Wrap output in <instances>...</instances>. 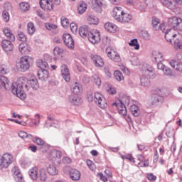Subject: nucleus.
Instances as JSON below:
<instances>
[{
	"label": "nucleus",
	"mask_w": 182,
	"mask_h": 182,
	"mask_svg": "<svg viewBox=\"0 0 182 182\" xmlns=\"http://www.w3.org/2000/svg\"><path fill=\"white\" fill-rule=\"evenodd\" d=\"M170 66L173 69H176L178 72H182V62L181 61H176L172 60L169 62Z\"/></svg>",
	"instance_id": "21"
},
{
	"label": "nucleus",
	"mask_w": 182,
	"mask_h": 182,
	"mask_svg": "<svg viewBox=\"0 0 182 182\" xmlns=\"http://www.w3.org/2000/svg\"><path fill=\"white\" fill-rule=\"evenodd\" d=\"M17 38L21 42H26V35H25V33H23L22 31L18 32Z\"/></svg>",
	"instance_id": "48"
},
{
	"label": "nucleus",
	"mask_w": 182,
	"mask_h": 182,
	"mask_svg": "<svg viewBox=\"0 0 182 182\" xmlns=\"http://www.w3.org/2000/svg\"><path fill=\"white\" fill-rule=\"evenodd\" d=\"M31 68V64L29 63V58L28 57H23L21 58L20 61L16 65V68L20 72H26L28 69Z\"/></svg>",
	"instance_id": "6"
},
{
	"label": "nucleus",
	"mask_w": 182,
	"mask_h": 182,
	"mask_svg": "<svg viewBox=\"0 0 182 182\" xmlns=\"http://www.w3.org/2000/svg\"><path fill=\"white\" fill-rule=\"evenodd\" d=\"M146 178H148L149 181H156V180H157V177L153 175V173H148L146 175Z\"/></svg>",
	"instance_id": "54"
},
{
	"label": "nucleus",
	"mask_w": 182,
	"mask_h": 182,
	"mask_svg": "<svg viewBox=\"0 0 182 182\" xmlns=\"http://www.w3.org/2000/svg\"><path fill=\"white\" fill-rule=\"evenodd\" d=\"M63 162L64 164H70V163H72V159L69 157L65 156L63 158Z\"/></svg>",
	"instance_id": "59"
},
{
	"label": "nucleus",
	"mask_w": 182,
	"mask_h": 182,
	"mask_svg": "<svg viewBox=\"0 0 182 182\" xmlns=\"http://www.w3.org/2000/svg\"><path fill=\"white\" fill-rule=\"evenodd\" d=\"M37 66L41 69V70H46L49 69V65L43 60H38L37 61Z\"/></svg>",
	"instance_id": "30"
},
{
	"label": "nucleus",
	"mask_w": 182,
	"mask_h": 182,
	"mask_svg": "<svg viewBox=\"0 0 182 182\" xmlns=\"http://www.w3.org/2000/svg\"><path fill=\"white\" fill-rule=\"evenodd\" d=\"M21 11H23V12H26V11H29V4L28 3H21L19 5Z\"/></svg>",
	"instance_id": "45"
},
{
	"label": "nucleus",
	"mask_w": 182,
	"mask_h": 182,
	"mask_svg": "<svg viewBox=\"0 0 182 182\" xmlns=\"http://www.w3.org/2000/svg\"><path fill=\"white\" fill-rule=\"evenodd\" d=\"M61 24L63 25V28H66L69 25V19L66 18H61Z\"/></svg>",
	"instance_id": "55"
},
{
	"label": "nucleus",
	"mask_w": 182,
	"mask_h": 182,
	"mask_svg": "<svg viewBox=\"0 0 182 182\" xmlns=\"http://www.w3.org/2000/svg\"><path fill=\"white\" fill-rule=\"evenodd\" d=\"M114 77L117 82H122L124 77H123V74L119 70H116L114 73Z\"/></svg>",
	"instance_id": "41"
},
{
	"label": "nucleus",
	"mask_w": 182,
	"mask_h": 182,
	"mask_svg": "<svg viewBox=\"0 0 182 182\" xmlns=\"http://www.w3.org/2000/svg\"><path fill=\"white\" fill-rule=\"evenodd\" d=\"M61 158L62 151L53 149L50 152V160H51L53 163H57V164H59V163H60Z\"/></svg>",
	"instance_id": "9"
},
{
	"label": "nucleus",
	"mask_w": 182,
	"mask_h": 182,
	"mask_svg": "<svg viewBox=\"0 0 182 182\" xmlns=\"http://www.w3.org/2000/svg\"><path fill=\"white\" fill-rule=\"evenodd\" d=\"M92 77H93L94 83L97 86H98V87L100 86H101V85H102V80H100V77H99V76H97V75H93Z\"/></svg>",
	"instance_id": "49"
},
{
	"label": "nucleus",
	"mask_w": 182,
	"mask_h": 182,
	"mask_svg": "<svg viewBox=\"0 0 182 182\" xmlns=\"http://www.w3.org/2000/svg\"><path fill=\"white\" fill-rule=\"evenodd\" d=\"M31 87L35 90L39 89V82H38V79L33 77L29 81L25 77H19L16 82H13L12 85V93L16 95L17 97L23 100L26 99V92H29V89Z\"/></svg>",
	"instance_id": "1"
},
{
	"label": "nucleus",
	"mask_w": 182,
	"mask_h": 182,
	"mask_svg": "<svg viewBox=\"0 0 182 182\" xmlns=\"http://www.w3.org/2000/svg\"><path fill=\"white\" fill-rule=\"evenodd\" d=\"M87 21L90 25H97L99 23V18L95 16H89Z\"/></svg>",
	"instance_id": "36"
},
{
	"label": "nucleus",
	"mask_w": 182,
	"mask_h": 182,
	"mask_svg": "<svg viewBox=\"0 0 182 182\" xmlns=\"http://www.w3.org/2000/svg\"><path fill=\"white\" fill-rule=\"evenodd\" d=\"M47 171L50 176H56L58 173L56 166L53 165H50L49 167L47 168Z\"/></svg>",
	"instance_id": "35"
},
{
	"label": "nucleus",
	"mask_w": 182,
	"mask_h": 182,
	"mask_svg": "<svg viewBox=\"0 0 182 182\" xmlns=\"http://www.w3.org/2000/svg\"><path fill=\"white\" fill-rule=\"evenodd\" d=\"M82 90V85L79 82H75L71 86V92L75 95H79Z\"/></svg>",
	"instance_id": "28"
},
{
	"label": "nucleus",
	"mask_w": 182,
	"mask_h": 182,
	"mask_svg": "<svg viewBox=\"0 0 182 182\" xmlns=\"http://www.w3.org/2000/svg\"><path fill=\"white\" fill-rule=\"evenodd\" d=\"M105 52L109 59L113 60V62H122V58L120 57V54L114 51V50H113L112 47H107L105 50Z\"/></svg>",
	"instance_id": "7"
},
{
	"label": "nucleus",
	"mask_w": 182,
	"mask_h": 182,
	"mask_svg": "<svg viewBox=\"0 0 182 182\" xmlns=\"http://www.w3.org/2000/svg\"><path fill=\"white\" fill-rule=\"evenodd\" d=\"M90 32H92V31H90V28L87 25L82 26L79 29V35L83 38H88Z\"/></svg>",
	"instance_id": "14"
},
{
	"label": "nucleus",
	"mask_w": 182,
	"mask_h": 182,
	"mask_svg": "<svg viewBox=\"0 0 182 182\" xmlns=\"http://www.w3.org/2000/svg\"><path fill=\"white\" fill-rule=\"evenodd\" d=\"M1 48L6 53L9 54V52L14 50V44L11 40H3L1 42Z\"/></svg>",
	"instance_id": "11"
},
{
	"label": "nucleus",
	"mask_w": 182,
	"mask_h": 182,
	"mask_svg": "<svg viewBox=\"0 0 182 182\" xmlns=\"http://www.w3.org/2000/svg\"><path fill=\"white\" fill-rule=\"evenodd\" d=\"M4 11H12V4L11 3H6L4 4Z\"/></svg>",
	"instance_id": "57"
},
{
	"label": "nucleus",
	"mask_w": 182,
	"mask_h": 182,
	"mask_svg": "<svg viewBox=\"0 0 182 182\" xmlns=\"http://www.w3.org/2000/svg\"><path fill=\"white\" fill-rule=\"evenodd\" d=\"M129 46H134L136 50H139L140 49V44H139V41L137 38H134L131 40L129 43Z\"/></svg>",
	"instance_id": "39"
},
{
	"label": "nucleus",
	"mask_w": 182,
	"mask_h": 182,
	"mask_svg": "<svg viewBox=\"0 0 182 182\" xmlns=\"http://www.w3.org/2000/svg\"><path fill=\"white\" fill-rule=\"evenodd\" d=\"M27 31H28V33L29 35H33V33H35L36 28H35V25L33 24V23L29 22L27 24Z\"/></svg>",
	"instance_id": "40"
},
{
	"label": "nucleus",
	"mask_w": 182,
	"mask_h": 182,
	"mask_svg": "<svg viewBox=\"0 0 182 182\" xmlns=\"http://www.w3.org/2000/svg\"><path fill=\"white\" fill-rule=\"evenodd\" d=\"M19 51L22 55L29 53L31 52V47L26 43H21L18 46Z\"/></svg>",
	"instance_id": "18"
},
{
	"label": "nucleus",
	"mask_w": 182,
	"mask_h": 182,
	"mask_svg": "<svg viewBox=\"0 0 182 182\" xmlns=\"http://www.w3.org/2000/svg\"><path fill=\"white\" fill-rule=\"evenodd\" d=\"M2 18L4 22H9V12L4 11L2 13Z\"/></svg>",
	"instance_id": "50"
},
{
	"label": "nucleus",
	"mask_w": 182,
	"mask_h": 182,
	"mask_svg": "<svg viewBox=\"0 0 182 182\" xmlns=\"http://www.w3.org/2000/svg\"><path fill=\"white\" fill-rule=\"evenodd\" d=\"M173 42H172L171 45H173L176 50L178 49H182V41L181 38H180V35H178L177 37L175 38Z\"/></svg>",
	"instance_id": "25"
},
{
	"label": "nucleus",
	"mask_w": 182,
	"mask_h": 182,
	"mask_svg": "<svg viewBox=\"0 0 182 182\" xmlns=\"http://www.w3.org/2000/svg\"><path fill=\"white\" fill-rule=\"evenodd\" d=\"M95 5L98 6V8H102L103 6V2L102 0H95Z\"/></svg>",
	"instance_id": "64"
},
{
	"label": "nucleus",
	"mask_w": 182,
	"mask_h": 182,
	"mask_svg": "<svg viewBox=\"0 0 182 182\" xmlns=\"http://www.w3.org/2000/svg\"><path fill=\"white\" fill-rule=\"evenodd\" d=\"M130 112L134 117H137L140 114V108L137 105H133L130 107Z\"/></svg>",
	"instance_id": "32"
},
{
	"label": "nucleus",
	"mask_w": 182,
	"mask_h": 182,
	"mask_svg": "<svg viewBox=\"0 0 182 182\" xmlns=\"http://www.w3.org/2000/svg\"><path fill=\"white\" fill-rule=\"evenodd\" d=\"M53 54H54V60H57V59H59L63 55V48L60 47H55L53 50Z\"/></svg>",
	"instance_id": "29"
},
{
	"label": "nucleus",
	"mask_w": 182,
	"mask_h": 182,
	"mask_svg": "<svg viewBox=\"0 0 182 182\" xmlns=\"http://www.w3.org/2000/svg\"><path fill=\"white\" fill-rule=\"evenodd\" d=\"M18 134L19 137H21V139H26V136H28V133L23 131L18 132Z\"/></svg>",
	"instance_id": "61"
},
{
	"label": "nucleus",
	"mask_w": 182,
	"mask_h": 182,
	"mask_svg": "<svg viewBox=\"0 0 182 182\" xmlns=\"http://www.w3.org/2000/svg\"><path fill=\"white\" fill-rule=\"evenodd\" d=\"M161 4L165 6V8H168L171 11H173L176 9V3L174 0H159Z\"/></svg>",
	"instance_id": "15"
},
{
	"label": "nucleus",
	"mask_w": 182,
	"mask_h": 182,
	"mask_svg": "<svg viewBox=\"0 0 182 182\" xmlns=\"http://www.w3.org/2000/svg\"><path fill=\"white\" fill-rule=\"evenodd\" d=\"M124 13V11L122 7L116 6L113 9L112 15L115 21H117V20L120 18V16H122Z\"/></svg>",
	"instance_id": "16"
},
{
	"label": "nucleus",
	"mask_w": 182,
	"mask_h": 182,
	"mask_svg": "<svg viewBox=\"0 0 182 182\" xmlns=\"http://www.w3.org/2000/svg\"><path fill=\"white\" fill-rule=\"evenodd\" d=\"M70 28L73 33H76V32H77V25L75 23H71Z\"/></svg>",
	"instance_id": "53"
},
{
	"label": "nucleus",
	"mask_w": 182,
	"mask_h": 182,
	"mask_svg": "<svg viewBox=\"0 0 182 182\" xmlns=\"http://www.w3.org/2000/svg\"><path fill=\"white\" fill-rule=\"evenodd\" d=\"M91 59L97 68H103L105 66V61L103 58L97 55H91Z\"/></svg>",
	"instance_id": "13"
},
{
	"label": "nucleus",
	"mask_w": 182,
	"mask_h": 182,
	"mask_svg": "<svg viewBox=\"0 0 182 182\" xmlns=\"http://www.w3.org/2000/svg\"><path fill=\"white\" fill-rule=\"evenodd\" d=\"M29 176L32 180H36L38 178V167H33L30 169Z\"/></svg>",
	"instance_id": "34"
},
{
	"label": "nucleus",
	"mask_w": 182,
	"mask_h": 182,
	"mask_svg": "<svg viewBox=\"0 0 182 182\" xmlns=\"http://www.w3.org/2000/svg\"><path fill=\"white\" fill-rule=\"evenodd\" d=\"M14 178L17 182H23V177L19 171H14Z\"/></svg>",
	"instance_id": "44"
},
{
	"label": "nucleus",
	"mask_w": 182,
	"mask_h": 182,
	"mask_svg": "<svg viewBox=\"0 0 182 182\" xmlns=\"http://www.w3.org/2000/svg\"><path fill=\"white\" fill-rule=\"evenodd\" d=\"M151 101L153 105H157V103H161L163 102V97L157 94H153L151 95Z\"/></svg>",
	"instance_id": "33"
},
{
	"label": "nucleus",
	"mask_w": 182,
	"mask_h": 182,
	"mask_svg": "<svg viewBox=\"0 0 182 182\" xmlns=\"http://www.w3.org/2000/svg\"><path fill=\"white\" fill-rule=\"evenodd\" d=\"M178 19H180V18L177 16H171L168 18L167 25L172 29H176V26H177V23H178Z\"/></svg>",
	"instance_id": "17"
},
{
	"label": "nucleus",
	"mask_w": 182,
	"mask_h": 182,
	"mask_svg": "<svg viewBox=\"0 0 182 182\" xmlns=\"http://www.w3.org/2000/svg\"><path fill=\"white\" fill-rule=\"evenodd\" d=\"M61 75L65 82H70V72L69 71L68 65L63 64L61 66Z\"/></svg>",
	"instance_id": "12"
},
{
	"label": "nucleus",
	"mask_w": 182,
	"mask_h": 182,
	"mask_svg": "<svg viewBox=\"0 0 182 182\" xmlns=\"http://www.w3.org/2000/svg\"><path fill=\"white\" fill-rule=\"evenodd\" d=\"M39 177L41 181H45L46 180L48 176L46 174V170L45 168L40 169Z\"/></svg>",
	"instance_id": "42"
},
{
	"label": "nucleus",
	"mask_w": 182,
	"mask_h": 182,
	"mask_svg": "<svg viewBox=\"0 0 182 182\" xmlns=\"http://www.w3.org/2000/svg\"><path fill=\"white\" fill-rule=\"evenodd\" d=\"M70 176L74 181H77L80 180V172L76 169H72L70 171Z\"/></svg>",
	"instance_id": "26"
},
{
	"label": "nucleus",
	"mask_w": 182,
	"mask_h": 182,
	"mask_svg": "<svg viewBox=\"0 0 182 182\" xmlns=\"http://www.w3.org/2000/svg\"><path fill=\"white\" fill-rule=\"evenodd\" d=\"M132 15L124 12L119 17V19L117 20V22H121V23H127L129 21H132Z\"/></svg>",
	"instance_id": "19"
},
{
	"label": "nucleus",
	"mask_w": 182,
	"mask_h": 182,
	"mask_svg": "<svg viewBox=\"0 0 182 182\" xmlns=\"http://www.w3.org/2000/svg\"><path fill=\"white\" fill-rule=\"evenodd\" d=\"M154 76V73H153V68H150L149 69H146L143 71V75L141 76V86H144V87H147V86L150 85V81L149 79H153Z\"/></svg>",
	"instance_id": "4"
},
{
	"label": "nucleus",
	"mask_w": 182,
	"mask_h": 182,
	"mask_svg": "<svg viewBox=\"0 0 182 182\" xmlns=\"http://www.w3.org/2000/svg\"><path fill=\"white\" fill-rule=\"evenodd\" d=\"M88 102H95L96 105H97L98 107H100L101 109H106L107 107V102L106 101V98L102 96V94L100 92H95L93 95L89 94L88 97Z\"/></svg>",
	"instance_id": "3"
},
{
	"label": "nucleus",
	"mask_w": 182,
	"mask_h": 182,
	"mask_svg": "<svg viewBox=\"0 0 182 182\" xmlns=\"http://www.w3.org/2000/svg\"><path fill=\"white\" fill-rule=\"evenodd\" d=\"M121 109H119V114H122V116H126L127 114V109H126V106L123 104V102L120 101Z\"/></svg>",
	"instance_id": "43"
},
{
	"label": "nucleus",
	"mask_w": 182,
	"mask_h": 182,
	"mask_svg": "<svg viewBox=\"0 0 182 182\" xmlns=\"http://www.w3.org/2000/svg\"><path fill=\"white\" fill-rule=\"evenodd\" d=\"M86 9H87V4L85 1L80 2L77 7L78 14L83 15L86 12Z\"/></svg>",
	"instance_id": "31"
},
{
	"label": "nucleus",
	"mask_w": 182,
	"mask_h": 182,
	"mask_svg": "<svg viewBox=\"0 0 182 182\" xmlns=\"http://www.w3.org/2000/svg\"><path fill=\"white\" fill-rule=\"evenodd\" d=\"M105 29L111 33H114L117 31V26L113 23H106L105 24Z\"/></svg>",
	"instance_id": "24"
},
{
	"label": "nucleus",
	"mask_w": 182,
	"mask_h": 182,
	"mask_svg": "<svg viewBox=\"0 0 182 182\" xmlns=\"http://www.w3.org/2000/svg\"><path fill=\"white\" fill-rule=\"evenodd\" d=\"M38 77L40 80H47L49 78V71H48V70H39Z\"/></svg>",
	"instance_id": "22"
},
{
	"label": "nucleus",
	"mask_w": 182,
	"mask_h": 182,
	"mask_svg": "<svg viewBox=\"0 0 182 182\" xmlns=\"http://www.w3.org/2000/svg\"><path fill=\"white\" fill-rule=\"evenodd\" d=\"M175 29H177V31H182V19L181 18L178 19L176 26L175 27Z\"/></svg>",
	"instance_id": "56"
},
{
	"label": "nucleus",
	"mask_w": 182,
	"mask_h": 182,
	"mask_svg": "<svg viewBox=\"0 0 182 182\" xmlns=\"http://www.w3.org/2000/svg\"><path fill=\"white\" fill-rule=\"evenodd\" d=\"M159 29L161 32L165 33V39L168 43H173V41H174L178 35L176 28H168L166 23L160 24Z\"/></svg>",
	"instance_id": "2"
},
{
	"label": "nucleus",
	"mask_w": 182,
	"mask_h": 182,
	"mask_svg": "<svg viewBox=\"0 0 182 182\" xmlns=\"http://www.w3.org/2000/svg\"><path fill=\"white\" fill-rule=\"evenodd\" d=\"M3 32L5 36H6L8 39H9V41H11V42H14L15 41V35H14V33H12V31L11 29L5 27L3 28Z\"/></svg>",
	"instance_id": "23"
},
{
	"label": "nucleus",
	"mask_w": 182,
	"mask_h": 182,
	"mask_svg": "<svg viewBox=\"0 0 182 182\" xmlns=\"http://www.w3.org/2000/svg\"><path fill=\"white\" fill-rule=\"evenodd\" d=\"M87 166H88L89 168L91 169L92 171H93V170H95V164H93V162H92V161L87 160Z\"/></svg>",
	"instance_id": "58"
},
{
	"label": "nucleus",
	"mask_w": 182,
	"mask_h": 182,
	"mask_svg": "<svg viewBox=\"0 0 182 182\" xmlns=\"http://www.w3.org/2000/svg\"><path fill=\"white\" fill-rule=\"evenodd\" d=\"M14 162V156L9 153H5L0 156V170L8 168L10 164Z\"/></svg>",
	"instance_id": "5"
},
{
	"label": "nucleus",
	"mask_w": 182,
	"mask_h": 182,
	"mask_svg": "<svg viewBox=\"0 0 182 182\" xmlns=\"http://www.w3.org/2000/svg\"><path fill=\"white\" fill-rule=\"evenodd\" d=\"M163 72L164 75H165V76H168V77L176 76V74L174 73V72H173V70L168 67H165Z\"/></svg>",
	"instance_id": "38"
},
{
	"label": "nucleus",
	"mask_w": 182,
	"mask_h": 182,
	"mask_svg": "<svg viewBox=\"0 0 182 182\" xmlns=\"http://www.w3.org/2000/svg\"><path fill=\"white\" fill-rule=\"evenodd\" d=\"M88 41L93 45L100 42V32L97 30H92L88 34Z\"/></svg>",
	"instance_id": "8"
},
{
	"label": "nucleus",
	"mask_w": 182,
	"mask_h": 182,
	"mask_svg": "<svg viewBox=\"0 0 182 182\" xmlns=\"http://www.w3.org/2000/svg\"><path fill=\"white\" fill-rule=\"evenodd\" d=\"M33 141L38 146H43V144H45V141H43L42 139H41L38 136L33 138Z\"/></svg>",
	"instance_id": "46"
},
{
	"label": "nucleus",
	"mask_w": 182,
	"mask_h": 182,
	"mask_svg": "<svg viewBox=\"0 0 182 182\" xmlns=\"http://www.w3.org/2000/svg\"><path fill=\"white\" fill-rule=\"evenodd\" d=\"M160 23V19H159L156 17H153L152 18V25L155 29H157V25Z\"/></svg>",
	"instance_id": "52"
},
{
	"label": "nucleus",
	"mask_w": 182,
	"mask_h": 182,
	"mask_svg": "<svg viewBox=\"0 0 182 182\" xmlns=\"http://www.w3.org/2000/svg\"><path fill=\"white\" fill-rule=\"evenodd\" d=\"M102 42L104 45H109L110 44V38L109 36H105L102 39Z\"/></svg>",
	"instance_id": "62"
},
{
	"label": "nucleus",
	"mask_w": 182,
	"mask_h": 182,
	"mask_svg": "<svg viewBox=\"0 0 182 182\" xmlns=\"http://www.w3.org/2000/svg\"><path fill=\"white\" fill-rule=\"evenodd\" d=\"M47 6H50L51 9L45 8L44 11H53V3L50 1V0L48 1Z\"/></svg>",
	"instance_id": "63"
},
{
	"label": "nucleus",
	"mask_w": 182,
	"mask_h": 182,
	"mask_svg": "<svg viewBox=\"0 0 182 182\" xmlns=\"http://www.w3.org/2000/svg\"><path fill=\"white\" fill-rule=\"evenodd\" d=\"M69 102L75 106H79L82 103V99L77 94L75 95H72L69 97Z\"/></svg>",
	"instance_id": "20"
},
{
	"label": "nucleus",
	"mask_w": 182,
	"mask_h": 182,
	"mask_svg": "<svg viewBox=\"0 0 182 182\" xmlns=\"http://www.w3.org/2000/svg\"><path fill=\"white\" fill-rule=\"evenodd\" d=\"M0 82L1 85L4 86L5 89H8V86H9V80L8 78L4 75H0Z\"/></svg>",
	"instance_id": "37"
},
{
	"label": "nucleus",
	"mask_w": 182,
	"mask_h": 182,
	"mask_svg": "<svg viewBox=\"0 0 182 182\" xmlns=\"http://www.w3.org/2000/svg\"><path fill=\"white\" fill-rule=\"evenodd\" d=\"M50 0H40V6L42 9H45V8L47 9H51L50 6H48V4H49Z\"/></svg>",
	"instance_id": "47"
},
{
	"label": "nucleus",
	"mask_w": 182,
	"mask_h": 182,
	"mask_svg": "<svg viewBox=\"0 0 182 182\" xmlns=\"http://www.w3.org/2000/svg\"><path fill=\"white\" fill-rule=\"evenodd\" d=\"M152 60L153 62H163V54L159 51H154L152 52Z\"/></svg>",
	"instance_id": "27"
},
{
	"label": "nucleus",
	"mask_w": 182,
	"mask_h": 182,
	"mask_svg": "<svg viewBox=\"0 0 182 182\" xmlns=\"http://www.w3.org/2000/svg\"><path fill=\"white\" fill-rule=\"evenodd\" d=\"M157 68L159 70H162V72H163L164 70V69L166 68V65H164V64H163V63H161V62H158Z\"/></svg>",
	"instance_id": "60"
},
{
	"label": "nucleus",
	"mask_w": 182,
	"mask_h": 182,
	"mask_svg": "<svg viewBox=\"0 0 182 182\" xmlns=\"http://www.w3.org/2000/svg\"><path fill=\"white\" fill-rule=\"evenodd\" d=\"M63 40L65 46L70 48V49H73V48L75 47V41H73V38H72V36H70V34L64 33L63 35Z\"/></svg>",
	"instance_id": "10"
},
{
	"label": "nucleus",
	"mask_w": 182,
	"mask_h": 182,
	"mask_svg": "<svg viewBox=\"0 0 182 182\" xmlns=\"http://www.w3.org/2000/svg\"><path fill=\"white\" fill-rule=\"evenodd\" d=\"M45 26L48 31H52V29H56L58 28V26L50 23H46Z\"/></svg>",
	"instance_id": "51"
}]
</instances>
